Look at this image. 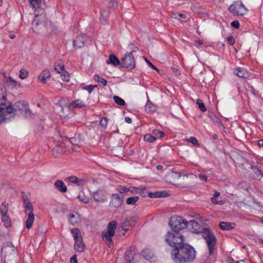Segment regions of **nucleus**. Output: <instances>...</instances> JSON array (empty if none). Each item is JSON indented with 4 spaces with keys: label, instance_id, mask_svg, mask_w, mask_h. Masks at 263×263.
<instances>
[{
    "label": "nucleus",
    "instance_id": "nucleus-48",
    "mask_svg": "<svg viewBox=\"0 0 263 263\" xmlns=\"http://www.w3.org/2000/svg\"><path fill=\"white\" fill-rule=\"evenodd\" d=\"M128 48L130 50L129 52H132V54L133 52H136L138 50V48L134 44H129Z\"/></svg>",
    "mask_w": 263,
    "mask_h": 263
},
{
    "label": "nucleus",
    "instance_id": "nucleus-9",
    "mask_svg": "<svg viewBox=\"0 0 263 263\" xmlns=\"http://www.w3.org/2000/svg\"><path fill=\"white\" fill-rule=\"evenodd\" d=\"M1 253L5 257V259L10 260L16 253V249L10 242L4 243L2 248Z\"/></svg>",
    "mask_w": 263,
    "mask_h": 263
},
{
    "label": "nucleus",
    "instance_id": "nucleus-64",
    "mask_svg": "<svg viewBox=\"0 0 263 263\" xmlns=\"http://www.w3.org/2000/svg\"><path fill=\"white\" fill-rule=\"evenodd\" d=\"M138 220V217L137 216H134L132 217L131 220L134 222L137 221Z\"/></svg>",
    "mask_w": 263,
    "mask_h": 263
},
{
    "label": "nucleus",
    "instance_id": "nucleus-46",
    "mask_svg": "<svg viewBox=\"0 0 263 263\" xmlns=\"http://www.w3.org/2000/svg\"><path fill=\"white\" fill-rule=\"evenodd\" d=\"M61 78L64 81L68 82L69 81L68 73L65 70L61 73Z\"/></svg>",
    "mask_w": 263,
    "mask_h": 263
},
{
    "label": "nucleus",
    "instance_id": "nucleus-4",
    "mask_svg": "<svg viewBox=\"0 0 263 263\" xmlns=\"http://www.w3.org/2000/svg\"><path fill=\"white\" fill-rule=\"evenodd\" d=\"M13 111L11 113L5 112L4 115H7V117H9L6 119L9 120L11 118L14 116L15 112L17 110L20 111L22 113L24 114L26 118H29L31 117V111L29 108L28 103L24 101H20L16 102L14 106L11 105Z\"/></svg>",
    "mask_w": 263,
    "mask_h": 263
},
{
    "label": "nucleus",
    "instance_id": "nucleus-18",
    "mask_svg": "<svg viewBox=\"0 0 263 263\" xmlns=\"http://www.w3.org/2000/svg\"><path fill=\"white\" fill-rule=\"evenodd\" d=\"M50 78V72L48 69H44L39 75V79L43 83H46V80Z\"/></svg>",
    "mask_w": 263,
    "mask_h": 263
},
{
    "label": "nucleus",
    "instance_id": "nucleus-52",
    "mask_svg": "<svg viewBox=\"0 0 263 263\" xmlns=\"http://www.w3.org/2000/svg\"><path fill=\"white\" fill-rule=\"evenodd\" d=\"M118 190L120 193H126L128 192V187L120 186L118 187Z\"/></svg>",
    "mask_w": 263,
    "mask_h": 263
},
{
    "label": "nucleus",
    "instance_id": "nucleus-63",
    "mask_svg": "<svg viewBox=\"0 0 263 263\" xmlns=\"http://www.w3.org/2000/svg\"><path fill=\"white\" fill-rule=\"evenodd\" d=\"M258 145L259 146H263V139L258 141Z\"/></svg>",
    "mask_w": 263,
    "mask_h": 263
},
{
    "label": "nucleus",
    "instance_id": "nucleus-31",
    "mask_svg": "<svg viewBox=\"0 0 263 263\" xmlns=\"http://www.w3.org/2000/svg\"><path fill=\"white\" fill-rule=\"evenodd\" d=\"M145 109L148 112H153L156 110V107L150 101L148 100L145 106Z\"/></svg>",
    "mask_w": 263,
    "mask_h": 263
},
{
    "label": "nucleus",
    "instance_id": "nucleus-12",
    "mask_svg": "<svg viewBox=\"0 0 263 263\" xmlns=\"http://www.w3.org/2000/svg\"><path fill=\"white\" fill-rule=\"evenodd\" d=\"M106 192L103 189H98L93 192L92 195L93 199L99 202H103L106 200Z\"/></svg>",
    "mask_w": 263,
    "mask_h": 263
},
{
    "label": "nucleus",
    "instance_id": "nucleus-29",
    "mask_svg": "<svg viewBox=\"0 0 263 263\" xmlns=\"http://www.w3.org/2000/svg\"><path fill=\"white\" fill-rule=\"evenodd\" d=\"M148 196L150 198H160L166 196V193L163 192H155L148 193Z\"/></svg>",
    "mask_w": 263,
    "mask_h": 263
},
{
    "label": "nucleus",
    "instance_id": "nucleus-17",
    "mask_svg": "<svg viewBox=\"0 0 263 263\" xmlns=\"http://www.w3.org/2000/svg\"><path fill=\"white\" fill-rule=\"evenodd\" d=\"M187 226L192 232L198 233L200 232L201 227L198 222L194 220L187 222Z\"/></svg>",
    "mask_w": 263,
    "mask_h": 263
},
{
    "label": "nucleus",
    "instance_id": "nucleus-5",
    "mask_svg": "<svg viewBox=\"0 0 263 263\" xmlns=\"http://www.w3.org/2000/svg\"><path fill=\"white\" fill-rule=\"evenodd\" d=\"M23 201V206L25 209V212L28 215V218L26 221V227L28 229H30L34 220V215L33 213V206L32 203L26 195L22 196Z\"/></svg>",
    "mask_w": 263,
    "mask_h": 263
},
{
    "label": "nucleus",
    "instance_id": "nucleus-35",
    "mask_svg": "<svg viewBox=\"0 0 263 263\" xmlns=\"http://www.w3.org/2000/svg\"><path fill=\"white\" fill-rule=\"evenodd\" d=\"M100 15L101 17L100 19L102 21H105L109 16V12L108 10H105V9H101Z\"/></svg>",
    "mask_w": 263,
    "mask_h": 263
},
{
    "label": "nucleus",
    "instance_id": "nucleus-40",
    "mask_svg": "<svg viewBox=\"0 0 263 263\" xmlns=\"http://www.w3.org/2000/svg\"><path fill=\"white\" fill-rule=\"evenodd\" d=\"M153 135L154 136L156 137V140L157 138L163 137L164 136V133L162 131L155 129L153 131Z\"/></svg>",
    "mask_w": 263,
    "mask_h": 263
},
{
    "label": "nucleus",
    "instance_id": "nucleus-28",
    "mask_svg": "<svg viewBox=\"0 0 263 263\" xmlns=\"http://www.w3.org/2000/svg\"><path fill=\"white\" fill-rule=\"evenodd\" d=\"M234 73L236 76L241 78H246L248 77L246 70L240 67L235 69Z\"/></svg>",
    "mask_w": 263,
    "mask_h": 263
},
{
    "label": "nucleus",
    "instance_id": "nucleus-53",
    "mask_svg": "<svg viewBox=\"0 0 263 263\" xmlns=\"http://www.w3.org/2000/svg\"><path fill=\"white\" fill-rule=\"evenodd\" d=\"M227 42L230 45H233L235 43L234 38L231 36L227 38Z\"/></svg>",
    "mask_w": 263,
    "mask_h": 263
},
{
    "label": "nucleus",
    "instance_id": "nucleus-50",
    "mask_svg": "<svg viewBox=\"0 0 263 263\" xmlns=\"http://www.w3.org/2000/svg\"><path fill=\"white\" fill-rule=\"evenodd\" d=\"M187 141L191 142L194 145H198V146L199 145V144L198 141L197 140L196 138L194 137H191L190 138L187 139Z\"/></svg>",
    "mask_w": 263,
    "mask_h": 263
},
{
    "label": "nucleus",
    "instance_id": "nucleus-15",
    "mask_svg": "<svg viewBox=\"0 0 263 263\" xmlns=\"http://www.w3.org/2000/svg\"><path fill=\"white\" fill-rule=\"evenodd\" d=\"M86 41V37L84 34H80L73 41V45L75 48H80L84 46Z\"/></svg>",
    "mask_w": 263,
    "mask_h": 263
},
{
    "label": "nucleus",
    "instance_id": "nucleus-47",
    "mask_svg": "<svg viewBox=\"0 0 263 263\" xmlns=\"http://www.w3.org/2000/svg\"><path fill=\"white\" fill-rule=\"evenodd\" d=\"M97 85H89L88 86H85L83 88V89L86 90L89 93H90L93 90L94 88L97 87Z\"/></svg>",
    "mask_w": 263,
    "mask_h": 263
},
{
    "label": "nucleus",
    "instance_id": "nucleus-13",
    "mask_svg": "<svg viewBox=\"0 0 263 263\" xmlns=\"http://www.w3.org/2000/svg\"><path fill=\"white\" fill-rule=\"evenodd\" d=\"M123 202L122 196H120L118 194H113L111 196L110 205L118 208L120 207Z\"/></svg>",
    "mask_w": 263,
    "mask_h": 263
},
{
    "label": "nucleus",
    "instance_id": "nucleus-55",
    "mask_svg": "<svg viewBox=\"0 0 263 263\" xmlns=\"http://www.w3.org/2000/svg\"><path fill=\"white\" fill-rule=\"evenodd\" d=\"M199 178L201 180L203 181L204 182H206L208 181L206 176L204 174H200L199 175Z\"/></svg>",
    "mask_w": 263,
    "mask_h": 263
},
{
    "label": "nucleus",
    "instance_id": "nucleus-14",
    "mask_svg": "<svg viewBox=\"0 0 263 263\" xmlns=\"http://www.w3.org/2000/svg\"><path fill=\"white\" fill-rule=\"evenodd\" d=\"M31 6L35 9V14H44V10L41 8V0H29Z\"/></svg>",
    "mask_w": 263,
    "mask_h": 263
},
{
    "label": "nucleus",
    "instance_id": "nucleus-8",
    "mask_svg": "<svg viewBox=\"0 0 263 263\" xmlns=\"http://www.w3.org/2000/svg\"><path fill=\"white\" fill-rule=\"evenodd\" d=\"M117 224L116 221H112L108 224L107 231L102 232V238L109 247L113 243L112 237L115 235Z\"/></svg>",
    "mask_w": 263,
    "mask_h": 263
},
{
    "label": "nucleus",
    "instance_id": "nucleus-59",
    "mask_svg": "<svg viewBox=\"0 0 263 263\" xmlns=\"http://www.w3.org/2000/svg\"><path fill=\"white\" fill-rule=\"evenodd\" d=\"M137 189L135 187H128V192H130L132 193H136L137 192Z\"/></svg>",
    "mask_w": 263,
    "mask_h": 263
},
{
    "label": "nucleus",
    "instance_id": "nucleus-34",
    "mask_svg": "<svg viewBox=\"0 0 263 263\" xmlns=\"http://www.w3.org/2000/svg\"><path fill=\"white\" fill-rule=\"evenodd\" d=\"M8 203L3 202L0 207V212L1 215L6 214L8 211Z\"/></svg>",
    "mask_w": 263,
    "mask_h": 263
},
{
    "label": "nucleus",
    "instance_id": "nucleus-21",
    "mask_svg": "<svg viewBox=\"0 0 263 263\" xmlns=\"http://www.w3.org/2000/svg\"><path fill=\"white\" fill-rule=\"evenodd\" d=\"M67 181L73 183H75L79 186H83L85 183L84 179H79L74 176H71L67 178Z\"/></svg>",
    "mask_w": 263,
    "mask_h": 263
},
{
    "label": "nucleus",
    "instance_id": "nucleus-58",
    "mask_svg": "<svg viewBox=\"0 0 263 263\" xmlns=\"http://www.w3.org/2000/svg\"><path fill=\"white\" fill-rule=\"evenodd\" d=\"M70 263H77V256L76 255H73L70 259Z\"/></svg>",
    "mask_w": 263,
    "mask_h": 263
},
{
    "label": "nucleus",
    "instance_id": "nucleus-49",
    "mask_svg": "<svg viewBox=\"0 0 263 263\" xmlns=\"http://www.w3.org/2000/svg\"><path fill=\"white\" fill-rule=\"evenodd\" d=\"M143 58L149 66H150L153 69L159 71V69L156 66H155L149 60H148L146 58L143 57Z\"/></svg>",
    "mask_w": 263,
    "mask_h": 263
},
{
    "label": "nucleus",
    "instance_id": "nucleus-51",
    "mask_svg": "<svg viewBox=\"0 0 263 263\" xmlns=\"http://www.w3.org/2000/svg\"><path fill=\"white\" fill-rule=\"evenodd\" d=\"M100 124L102 127H105L107 124V120L106 118L101 119L100 122Z\"/></svg>",
    "mask_w": 263,
    "mask_h": 263
},
{
    "label": "nucleus",
    "instance_id": "nucleus-3",
    "mask_svg": "<svg viewBox=\"0 0 263 263\" xmlns=\"http://www.w3.org/2000/svg\"><path fill=\"white\" fill-rule=\"evenodd\" d=\"M6 98V95L3 89L0 87V124L5 123L6 119L9 118L7 117V115H4L5 112L11 113L13 111L11 103H7L4 102Z\"/></svg>",
    "mask_w": 263,
    "mask_h": 263
},
{
    "label": "nucleus",
    "instance_id": "nucleus-22",
    "mask_svg": "<svg viewBox=\"0 0 263 263\" xmlns=\"http://www.w3.org/2000/svg\"><path fill=\"white\" fill-rule=\"evenodd\" d=\"M55 188L61 193H65L67 191V188L64 182L61 180H57L54 183Z\"/></svg>",
    "mask_w": 263,
    "mask_h": 263
},
{
    "label": "nucleus",
    "instance_id": "nucleus-2",
    "mask_svg": "<svg viewBox=\"0 0 263 263\" xmlns=\"http://www.w3.org/2000/svg\"><path fill=\"white\" fill-rule=\"evenodd\" d=\"M35 18L32 24V29L36 33L47 36L55 33L57 29L54 24L44 15L35 14Z\"/></svg>",
    "mask_w": 263,
    "mask_h": 263
},
{
    "label": "nucleus",
    "instance_id": "nucleus-20",
    "mask_svg": "<svg viewBox=\"0 0 263 263\" xmlns=\"http://www.w3.org/2000/svg\"><path fill=\"white\" fill-rule=\"evenodd\" d=\"M235 223L233 222L221 221L219 224V228L223 230H230L234 228Z\"/></svg>",
    "mask_w": 263,
    "mask_h": 263
},
{
    "label": "nucleus",
    "instance_id": "nucleus-1",
    "mask_svg": "<svg viewBox=\"0 0 263 263\" xmlns=\"http://www.w3.org/2000/svg\"><path fill=\"white\" fill-rule=\"evenodd\" d=\"M177 238L174 235L168 234L166 242L174 249L172 252V256L176 263H187L194 260L196 251L194 248L187 244L183 243L184 240L181 237L178 239L179 241H172V239Z\"/></svg>",
    "mask_w": 263,
    "mask_h": 263
},
{
    "label": "nucleus",
    "instance_id": "nucleus-33",
    "mask_svg": "<svg viewBox=\"0 0 263 263\" xmlns=\"http://www.w3.org/2000/svg\"><path fill=\"white\" fill-rule=\"evenodd\" d=\"M139 198L138 196L130 197L127 198L126 203L127 204L135 205L136 203L138 201Z\"/></svg>",
    "mask_w": 263,
    "mask_h": 263
},
{
    "label": "nucleus",
    "instance_id": "nucleus-19",
    "mask_svg": "<svg viewBox=\"0 0 263 263\" xmlns=\"http://www.w3.org/2000/svg\"><path fill=\"white\" fill-rule=\"evenodd\" d=\"M85 106V103L81 100H75L69 105V108L70 109H73L75 108H82Z\"/></svg>",
    "mask_w": 263,
    "mask_h": 263
},
{
    "label": "nucleus",
    "instance_id": "nucleus-60",
    "mask_svg": "<svg viewBox=\"0 0 263 263\" xmlns=\"http://www.w3.org/2000/svg\"><path fill=\"white\" fill-rule=\"evenodd\" d=\"M172 70H173V71L176 73V75H179L180 74V73H179V71L178 70V69L175 67H172L171 68Z\"/></svg>",
    "mask_w": 263,
    "mask_h": 263
},
{
    "label": "nucleus",
    "instance_id": "nucleus-44",
    "mask_svg": "<svg viewBox=\"0 0 263 263\" xmlns=\"http://www.w3.org/2000/svg\"><path fill=\"white\" fill-rule=\"evenodd\" d=\"M78 198L79 199L80 201H81V202H82L84 203H87L89 201V198L83 195H79L78 196Z\"/></svg>",
    "mask_w": 263,
    "mask_h": 263
},
{
    "label": "nucleus",
    "instance_id": "nucleus-38",
    "mask_svg": "<svg viewBox=\"0 0 263 263\" xmlns=\"http://www.w3.org/2000/svg\"><path fill=\"white\" fill-rule=\"evenodd\" d=\"M168 234L173 235H174L177 238L181 237V238H182V239L184 240L183 239V235H179L178 233H171V232H168L166 234V238H165V241H166V239L168 237ZM172 241H176V240L179 241V240L178 238H174V239H172Z\"/></svg>",
    "mask_w": 263,
    "mask_h": 263
},
{
    "label": "nucleus",
    "instance_id": "nucleus-37",
    "mask_svg": "<svg viewBox=\"0 0 263 263\" xmlns=\"http://www.w3.org/2000/svg\"><path fill=\"white\" fill-rule=\"evenodd\" d=\"M113 99L115 102L119 105L123 106L125 104V102L122 98L120 97L115 96L113 97Z\"/></svg>",
    "mask_w": 263,
    "mask_h": 263
},
{
    "label": "nucleus",
    "instance_id": "nucleus-7",
    "mask_svg": "<svg viewBox=\"0 0 263 263\" xmlns=\"http://www.w3.org/2000/svg\"><path fill=\"white\" fill-rule=\"evenodd\" d=\"M169 225L175 233H178L179 231L187 227V221L180 216L171 217Z\"/></svg>",
    "mask_w": 263,
    "mask_h": 263
},
{
    "label": "nucleus",
    "instance_id": "nucleus-41",
    "mask_svg": "<svg viewBox=\"0 0 263 263\" xmlns=\"http://www.w3.org/2000/svg\"><path fill=\"white\" fill-rule=\"evenodd\" d=\"M28 71L25 69H21L20 70L19 78L21 79H24L28 77Z\"/></svg>",
    "mask_w": 263,
    "mask_h": 263
},
{
    "label": "nucleus",
    "instance_id": "nucleus-25",
    "mask_svg": "<svg viewBox=\"0 0 263 263\" xmlns=\"http://www.w3.org/2000/svg\"><path fill=\"white\" fill-rule=\"evenodd\" d=\"M251 169L252 170L253 173V178L254 179L260 180L262 177V173L261 172L260 170H258L256 166L251 165Z\"/></svg>",
    "mask_w": 263,
    "mask_h": 263
},
{
    "label": "nucleus",
    "instance_id": "nucleus-27",
    "mask_svg": "<svg viewBox=\"0 0 263 263\" xmlns=\"http://www.w3.org/2000/svg\"><path fill=\"white\" fill-rule=\"evenodd\" d=\"M74 249L79 252H83L85 249V245L83 243L82 238L79 239V241H75Z\"/></svg>",
    "mask_w": 263,
    "mask_h": 263
},
{
    "label": "nucleus",
    "instance_id": "nucleus-26",
    "mask_svg": "<svg viewBox=\"0 0 263 263\" xmlns=\"http://www.w3.org/2000/svg\"><path fill=\"white\" fill-rule=\"evenodd\" d=\"M107 64H111L115 66L120 65L121 64V61H120L117 57L114 54H110L109 56V59L106 61Z\"/></svg>",
    "mask_w": 263,
    "mask_h": 263
},
{
    "label": "nucleus",
    "instance_id": "nucleus-30",
    "mask_svg": "<svg viewBox=\"0 0 263 263\" xmlns=\"http://www.w3.org/2000/svg\"><path fill=\"white\" fill-rule=\"evenodd\" d=\"M71 233L73 234L74 241H79V239L82 238L80 230L78 228L71 229Z\"/></svg>",
    "mask_w": 263,
    "mask_h": 263
},
{
    "label": "nucleus",
    "instance_id": "nucleus-36",
    "mask_svg": "<svg viewBox=\"0 0 263 263\" xmlns=\"http://www.w3.org/2000/svg\"><path fill=\"white\" fill-rule=\"evenodd\" d=\"M93 78L95 81L101 83L103 86H106L107 85V81L103 78H101L99 75L95 74Z\"/></svg>",
    "mask_w": 263,
    "mask_h": 263
},
{
    "label": "nucleus",
    "instance_id": "nucleus-61",
    "mask_svg": "<svg viewBox=\"0 0 263 263\" xmlns=\"http://www.w3.org/2000/svg\"><path fill=\"white\" fill-rule=\"evenodd\" d=\"M211 201L214 203V204H219V201H218L215 198V197H212L211 198Z\"/></svg>",
    "mask_w": 263,
    "mask_h": 263
},
{
    "label": "nucleus",
    "instance_id": "nucleus-43",
    "mask_svg": "<svg viewBox=\"0 0 263 263\" xmlns=\"http://www.w3.org/2000/svg\"><path fill=\"white\" fill-rule=\"evenodd\" d=\"M54 69L58 73H61L65 70L64 66L63 65H55Z\"/></svg>",
    "mask_w": 263,
    "mask_h": 263
},
{
    "label": "nucleus",
    "instance_id": "nucleus-24",
    "mask_svg": "<svg viewBox=\"0 0 263 263\" xmlns=\"http://www.w3.org/2000/svg\"><path fill=\"white\" fill-rule=\"evenodd\" d=\"M181 177V174L180 173H177L175 172H172L171 173L168 174L166 176V179L168 182L174 184L175 181L172 180L171 179H178Z\"/></svg>",
    "mask_w": 263,
    "mask_h": 263
},
{
    "label": "nucleus",
    "instance_id": "nucleus-45",
    "mask_svg": "<svg viewBox=\"0 0 263 263\" xmlns=\"http://www.w3.org/2000/svg\"><path fill=\"white\" fill-rule=\"evenodd\" d=\"M118 6V2L117 0H110L108 4V7L110 8L115 9Z\"/></svg>",
    "mask_w": 263,
    "mask_h": 263
},
{
    "label": "nucleus",
    "instance_id": "nucleus-39",
    "mask_svg": "<svg viewBox=\"0 0 263 263\" xmlns=\"http://www.w3.org/2000/svg\"><path fill=\"white\" fill-rule=\"evenodd\" d=\"M144 140L146 142L152 143L156 140V137L154 136L153 135L147 134L144 136Z\"/></svg>",
    "mask_w": 263,
    "mask_h": 263
},
{
    "label": "nucleus",
    "instance_id": "nucleus-54",
    "mask_svg": "<svg viewBox=\"0 0 263 263\" xmlns=\"http://www.w3.org/2000/svg\"><path fill=\"white\" fill-rule=\"evenodd\" d=\"M231 26L235 28H238L239 27V23L237 21H233L231 24Z\"/></svg>",
    "mask_w": 263,
    "mask_h": 263
},
{
    "label": "nucleus",
    "instance_id": "nucleus-6",
    "mask_svg": "<svg viewBox=\"0 0 263 263\" xmlns=\"http://www.w3.org/2000/svg\"><path fill=\"white\" fill-rule=\"evenodd\" d=\"M201 233L203 238L207 243L209 254L211 255L216 250V238L213 233L207 228H203Z\"/></svg>",
    "mask_w": 263,
    "mask_h": 263
},
{
    "label": "nucleus",
    "instance_id": "nucleus-11",
    "mask_svg": "<svg viewBox=\"0 0 263 263\" xmlns=\"http://www.w3.org/2000/svg\"><path fill=\"white\" fill-rule=\"evenodd\" d=\"M229 10L234 15L236 16H242L247 11L241 1L235 2L229 7Z\"/></svg>",
    "mask_w": 263,
    "mask_h": 263
},
{
    "label": "nucleus",
    "instance_id": "nucleus-56",
    "mask_svg": "<svg viewBox=\"0 0 263 263\" xmlns=\"http://www.w3.org/2000/svg\"><path fill=\"white\" fill-rule=\"evenodd\" d=\"M260 195V198H261V199L259 201H257L256 202L254 201V202L256 204L259 205V206H263V194L261 193Z\"/></svg>",
    "mask_w": 263,
    "mask_h": 263
},
{
    "label": "nucleus",
    "instance_id": "nucleus-62",
    "mask_svg": "<svg viewBox=\"0 0 263 263\" xmlns=\"http://www.w3.org/2000/svg\"><path fill=\"white\" fill-rule=\"evenodd\" d=\"M125 120L128 123H130L132 121V119L129 117H126L125 118Z\"/></svg>",
    "mask_w": 263,
    "mask_h": 263
},
{
    "label": "nucleus",
    "instance_id": "nucleus-10",
    "mask_svg": "<svg viewBox=\"0 0 263 263\" xmlns=\"http://www.w3.org/2000/svg\"><path fill=\"white\" fill-rule=\"evenodd\" d=\"M120 67L133 69L135 67L136 62L132 52H127L121 59Z\"/></svg>",
    "mask_w": 263,
    "mask_h": 263
},
{
    "label": "nucleus",
    "instance_id": "nucleus-42",
    "mask_svg": "<svg viewBox=\"0 0 263 263\" xmlns=\"http://www.w3.org/2000/svg\"><path fill=\"white\" fill-rule=\"evenodd\" d=\"M197 104L198 105V107L200 109L201 111L204 112L206 110V107L205 106L204 103L200 99L197 100Z\"/></svg>",
    "mask_w": 263,
    "mask_h": 263
},
{
    "label": "nucleus",
    "instance_id": "nucleus-16",
    "mask_svg": "<svg viewBox=\"0 0 263 263\" xmlns=\"http://www.w3.org/2000/svg\"><path fill=\"white\" fill-rule=\"evenodd\" d=\"M67 142L70 145L71 148L74 151H78L80 148L81 141L79 137H74L69 138Z\"/></svg>",
    "mask_w": 263,
    "mask_h": 263
},
{
    "label": "nucleus",
    "instance_id": "nucleus-32",
    "mask_svg": "<svg viewBox=\"0 0 263 263\" xmlns=\"http://www.w3.org/2000/svg\"><path fill=\"white\" fill-rule=\"evenodd\" d=\"M2 221L6 227L11 226L10 219L7 214L2 215Z\"/></svg>",
    "mask_w": 263,
    "mask_h": 263
},
{
    "label": "nucleus",
    "instance_id": "nucleus-23",
    "mask_svg": "<svg viewBox=\"0 0 263 263\" xmlns=\"http://www.w3.org/2000/svg\"><path fill=\"white\" fill-rule=\"evenodd\" d=\"M69 221L73 226L78 224L81 221L79 215L77 213L70 214Z\"/></svg>",
    "mask_w": 263,
    "mask_h": 263
},
{
    "label": "nucleus",
    "instance_id": "nucleus-57",
    "mask_svg": "<svg viewBox=\"0 0 263 263\" xmlns=\"http://www.w3.org/2000/svg\"><path fill=\"white\" fill-rule=\"evenodd\" d=\"M9 82L12 83V86L15 87L16 86V82L12 77H9Z\"/></svg>",
    "mask_w": 263,
    "mask_h": 263
}]
</instances>
